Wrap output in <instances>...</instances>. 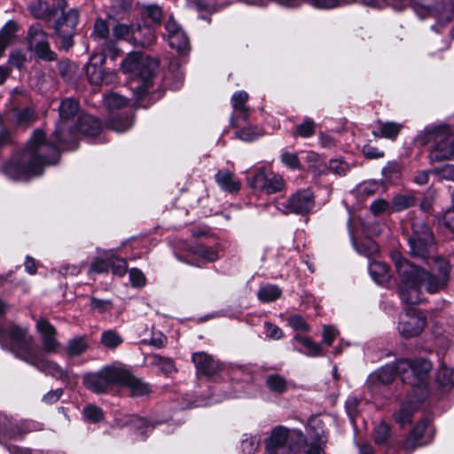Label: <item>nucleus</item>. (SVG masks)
<instances>
[{"label":"nucleus","mask_w":454,"mask_h":454,"mask_svg":"<svg viewBox=\"0 0 454 454\" xmlns=\"http://www.w3.org/2000/svg\"><path fill=\"white\" fill-rule=\"evenodd\" d=\"M395 266L400 278L399 294L403 302L414 305L422 301V288L429 294L443 290L450 278V262L440 256H434L433 262L437 274L411 264L400 254L393 256Z\"/></svg>","instance_id":"f257e3e1"},{"label":"nucleus","mask_w":454,"mask_h":454,"mask_svg":"<svg viewBox=\"0 0 454 454\" xmlns=\"http://www.w3.org/2000/svg\"><path fill=\"white\" fill-rule=\"evenodd\" d=\"M58 145L47 142L43 131L35 130L21 153L15 155L4 167V172L13 180H23L42 173L45 165L56 164L59 158Z\"/></svg>","instance_id":"f03ea898"},{"label":"nucleus","mask_w":454,"mask_h":454,"mask_svg":"<svg viewBox=\"0 0 454 454\" xmlns=\"http://www.w3.org/2000/svg\"><path fill=\"white\" fill-rule=\"evenodd\" d=\"M32 342L33 339L27 334L26 328L17 325H11L7 330L0 328V344L4 348L16 353L19 357L40 372L65 380L68 377L67 372L49 360L44 354L33 349Z\"/></svg>","instance_id":"7ed1b4c3"},{"label":"nucleus","mask_w":454,"mask_h":454,"mask_svg":"<svg viewBox=\"0 0 454 454\" xmlns=\"http://www.w3.org/2000/svg\"><path fill=\"white\" fill-rule=\"evenodd\" d=\"M453 131L448 125H429L420 131L416 141L421 145L431 144L429 160L440 162L454 158Z\"/></svg>","instance_id":"20e7f679"},{"label":"nucleus","mask_w":454,"mask_h":454,"mask_svg":"<svg viewBox=\"0 0 454 454\" xmlns=\"http://www.w3.org/2000/svg\"><path fill=\"white\" fill-rule=\"evenodd\" d=\"M158 68V62L141 52H130L121 63V70L133 81L140 83L132 89L138 98L142 97L152 86V80Z\"/></svg>","instance_id":"39448f33"},{"label":"nucleus","mask_w":454,"mask_h":454,"mask_svg":"<svg viewBox=\"0 0 454 454\" xmlns=\"http://www.w3.org/2000/svg\"><path fill=\"white\" fill-rule=\"evenodd\" d=\"M125 375L124 367L112 364L102 367L96 372L85 374L83 385L94 393L102 394L114 386H121V380H125Z\"/></svg>","instance_id":"423d86ee"},{"label":"nucleus","mask_w":454,"mask_h":454,"mask_svg":"<svg viewBox=\"0 0 454 454\" xmlns=\"http://www.w3.org/2000/svg\"><path fill=\"white\" fill-rule=\"evenodd\" d=\"M411 229L412 232L408 239L411 255L421 259L428 258L435 249L431 229L422 219L414 220Z\"/></svg>","instance_id":"0eeeda50"},{"label":"nucleus","mask_w":454,"mask_h":454,"mask_svg":"<svg viewBox=\"0 0 454 454\" xmlns=\"http://www.w3.org/2000/svg\"><path fill=\"white\" fill-rule=\"evenodd\" d=\"M432 0H415L414 11L420 19L434 17L436 23L432 26V29L441 32L451 20L454 12V0H443L431 6Z\"/></svg>","instance_id":"6e6552de"},{"label":"nucleus","mask_w":454,"mask_h":454,"mask_svg":"<svg viewBox=\"0 0 454 454\" xmlns=\"http://www.w3.org/2000/svg\"><path fill=\"white\" fill-rule=\"evenodd\" d=\"M305 440L299 430H288L284 427H275L267 442L266 449L270 454H295L297 445Z\"/></svg>","instance_id":"1a4fd4ad"},{"label":"nucleus","mask_w":454,"mask_h":454,"mask_svg":"<svg viewBox=\"0 0 454 454\" xmlns=\"http://www.w3.org/2000/svg\"><path fill=\"white\" fill-rule=\"evenodd\" d=\"M399 367L402 380L417 389H420L432 368V364L425 358L401 359L399 360Z\"/></svg>","instance_id":"9d476101"},{"label":"nucleus","mask_w":454,"mask_h":454,"mask_svg":"<svg viewBox=\"0 0 454 454\" xmlns=\"http://www.w3.org/2000/svg\"><path fill=\"white\" fill-rule=\"evenodd\" d=\"M105 63V55L94 53L90 56L89 62L84 67L87 79L90 84L98 86L114 82L116 74L114 72H106L104 69Z\"/></svg>","instance_id":"9b49d317"},{"label":"nucleus","mask_w":454,"mask_h":454,"mask_svg":"<svg viewBox=\"0 0 454 454\" xmlns=\"http://www.w3.org/2000/svg\"><path fill=\"white\" fill-rule=\"evenodd\" d=\"M426 323V317L421 312L409 308L400 315L398 331L405 339L413 338L422 333Z\"/></svg>","instance_id":"f8f14e48"},{"label":"nucleus","mask_w":454,"mask_h":454,"mask_svg":"<svg viewBox=\"0 0 454 454\" xmlns=\"http://www.w3.org/2000/svg\"><path fill=\"white\" fill-rule=\"evenodd\" d=\"M29 48L36 56L43 60L51 61L56 59V53L50 49L48 35L39 23L30 26L27 33Z\"/></svg>","instance_id":"ddd939ff"},{"label":"nucleus","mask_w":454,"mask_h":454,"mask_svg":"<svg viewBox=\"0 0 454 454\" xmlns=\"http://www.w3.org/2000/svg\"><path fill=\"white\" fill-rule=\"evenodd\" d=\"M279 206L282 207L278 208L285 214L306 215L311 212L315 207L314 195L309 190L298 191Z\"/></svg>","instance_id":"4468645a"},{"label":"nucleus","mask_w":454,"mask_h":454,"mask_svg":"<svg viewBox=\"0 0 454 454\" xmlns=\"http://www.w3.org/2000/svg\"><path fill=\"white\" fill-rule=\"evenodd\" d=\"M220 258V248L218 246L207 247L203 244H196L190 248L188 257L184 262L201 267L206 263L214 262Z\"/></svg>","instance_id":"2eb2a0df"},{"label":"nucleus","mask_w":454,"mask_h":454,"mask_svg":"<svg viewBox=\"0 0 454 454\" xmlns=\"http://www.w3.org/2000/svg\"><path fill=\"white\" fill-rule=\"evenodd\" d=\"M67 6L65 0H52L50 6L48 3L43 0H29L28 10L35 19L50 20L63 12Z\"/></svg>","instance_id":"dca6fc26"},{"label":"nucleus","mask_w":454,"mask_h":454,"mask_svg":"<svg viewBox=\"0 0 454 454\" xmlns=\"http://www.w3.org/2000/svg\"><path fill=\"white\" fill-rule=\"evenodd\" d=\"M63 16L55 24L56 33L63 39V43L69 46L72 44V37L79 20L77 9H70L67 13L60 12Z\"/></svg>","instance_id":"f3484780"},{"label":"nucleus","mask_w":454,"mask_h":454,"mask_svg":"<svg viewBox=\"0 0 454 454\" xmlns=\"http://www.w3.org/2000/svg\"><path fill=\"white\" fill-rule=\"evenodd\" d=\"M192 361L198 375L211 377L223 370V365L210 354L199 351L192 356Z\"/></svg>","instance_id":"a211bd4d"},{"label":"nucleus","mask_w":454,"mask_h":454,"mask_svg":"<svg viewBox=\"0 0 454 454\" xmlns=\"http://www.w3.org/2000/svg\"><path fill=\"white\" fill-rule=\"evenodd\" d=\"M168 44L177 52L184 54L190 50L189 39L182 27L169 18L165 24Z\"/></svg>","instance_id":"6ab92c4d"},{"label":"nucleus","mask_w":454,"mask_h":454,"mask_svg":"<svg viewBox=\"0 0 454 454\" xmlns=\"http://www.w3.org/2000/svg\"><path fill=\"white\" fill-rule=\"evenodd\" d=\"M79 110V104L76 100L73 98H66L62 100L59 106V118L60 121L57 125V128L54 131V137L59 143H67V138L65 136L64 132L66 131V122L74 116Z\"/></svg>","instance_id":"aec40b11"},{"label":"nucleus","mask_w":454,"mask_h":454,"mask_svg":"<svg viewBox=\"0 0 454 454\" xmlns=\"http://www.w3.org/2000/svg\"><path fill=\"white\" fill-rule=\"evenodd\" d=\"M22 426V429L14 428L12 420L0 413V442L4 438H15L24 433L43 429V425L35 421H25Z\"/></svg>","instance_id":"412c9836"},{"label":"nucleus","mask_w":454,"mask_h":454,"mask_svg":"<svg viewBox=\"0 0 454 454\" xmlns=\"http://www.w3.org/2000/svg\"><path fill=\"white\" fill-rule=\"evenodd\" d=\"M249 184L267 194H273L280 192L284 185L282 177L274 176L271 178L267 177L263 171H257L253 178L249 181Z\"/></svg>","instance_id":"4be33fe9"},{"label":"nucleus","mask_w":454,"mask_h":454,"mask_svg":"<svg viewBox=\"0 0 454 454\" xmlns=\"http://www.w3.org/2000/svg\"><path fill=\"white\" fill-rule=\"evenodd\" d=\"M36 329L42 337V343L46 353H57L60 344L56 339V329L45 319L36 323Z\"/></svg>","instance_id":"5701e85b"},{"label":"nucleus","mask_w":454,"mask_h":454,"mask_svg":"<svg viewBox=\"0 0 454 454\" xmlns=\"http://www.w3.org/2000/svg\"><path fill=\"white\" fill-rule=\"evenodd\" d=\"M217 185L225 192L237 194L241 189V182L234 172L229 169H220L215 175Z\"/></svg>","instance_id":"b1692460"},{"label":"nucleus","mask_w":454,"mask_h":454,"mask_svg":"<svg viewBox=\"0 0 454 454\" xmlns=\"http://www.w3.org/2000/svg\"><path fill=\"white\" fill-rule=\"evenodd\" d=\"M396 374L400 375L399 360L381 367L371 375L370 380L373 381L376 387L380 384L387 385L395 380Z\"/></svg>","instance_id":"393cba45"},{"label":"nucleus","mask_w":454,"mask_h":454,"mask_svg":"<svg viewBox=\"0 0 454 454\" xmlns=\"http://www.w3.org/2000/svg\"><path fill=\"white\" fill-rule=\"evenodd\" d=\"M294 343H298L300 347H295V349L311 357L323 356L324 351L321 345L315 342L311 338L296 334L293 339Z\"/></svg>","instance_id":"a878e982"},{"label":"nucleus","mask_w":454,"mask_h":454,"mask_svg":"<svg viewBox=\"0 0 454 454\" xmlns=\"http://www.w3.org/2000/svg\"><path fill=\"white\" fill-rule=\"evenodd\" d=\"M125 380H121V386L128 387L133 396H144L150 394L151 388L147 383L134 377L127 369H125Z\"/></svg>","instance_id":"bb28decb"},{"label":"nucleus","mask_w":454,"mask_h":454,"mask_svg":"<svg viewBox=\"0 0 454 454\" xmlns=\"http://www.w3.org/2000/svg\"><path fill=\"white\" fill-rule=\"evenodd\" d=\"M432 436V428L430 421L428 419H423L416 425L411 434V439L412 441L414 448L416 445L425 444L428 439Z\"/></svg>","instance_id":"cd10ccee"},{"label":"nucleus","mask_w":454,"mask_h":454,"mask_svg":"<svg viewBox=\"0 0 454 454\" xmlns=\"http://www.w3.org/2000/svg\"><path fill=\"white\" fill-rule=\"evenodd\" d=\"M77 129L86 136H97L100 131V123L92 115L84 114L79 118Z\"/></svg>","instance_id":"c85d7f7f"},{"label":"nucleus","mask_w":454,"mask_h":454,"mask_svg":"<svg viewBox=\"0 0 454 454\" xmlns=\"http://www.w3.org/2000/svg\"><path fill=\"white\" fill-rule=\"evenodd\" d=\"M454 371L442 364L436 372L435 382L442 391H450L454 387Z\"/></svg>","instance_id":"c756f323"},{"label":"nucleus","mask_w":454,"mask_h":454,"mask_svg":"<svg viewBox=\"0 0 454 454\" xmlns=\"http://www.w3.org/2000/svg\"><path fill=\"white\" fill-rule=\"evenodd\" d=\"M369 271L372 279L379 284H384L390 278L388 266L384 262L378 261L371 262Z\"/></svg>","instance_id":"7c9ffc66"},{"label":"nucleus","mask_w":454,"mask_h":454,"mask_svg":"<svg viewBox=\"0 0 454 454\" xmlns=\"http://www.w3.org/2000/svg\"><path fill=\"white\" fill-rule=\"evenodd\" d=\"M380 129L379 132L376 133L373 131V135L375 137H380L390 140H395L398 135L400 134L403 124L394 121H379Z\"/></svg>","instance_id":"2f4dec72"},{"label":"nucleus","mask_w":454,"mask_h":454,"mask_svg":"<svg viewBox=\"0 0 454 454\" xmlns=\"http://www.w3.org/2000/svg\"><path fill=\"white\" fill-rule=\"evenodd\" d=\"M301 160L307 164V169L314 175H320L325 171V165L320 156L312 151L303 153Z\"/></svg>","instance_id":"473e14b6"},{"label":"nucleus","mask_w":454,"mask_h":454,"mask_svg":"<svg viewBox=\"0 0 454 454\" xmlns=\"http://www.w3.org/2000/svg\"><path fill=\"white\" fill-rule=\"evenodd\" d=\"M9 117L20 126H27L36 119L35 111L30 107L22 110L14 109L9 114Z\"/></svg>","instance_id":"72a5a7b5"},{"label":"nucleus","mask_w":454,"mask_h":454,"mask_svg":"<svg viewBox=\"0 0 454 454\" xmlns=\"http://www.w3.org/2000/svg\"><path fill=\"white\" fill-rule=\"evenodd\" d=\"M248 100V94L240 90L233 94L231 98V106L233 109L239 112L244 120H247L249 115V108L247 106Z\"/></svg>","instance_id":"f704fd0d"},{"label":"nucleus","mask_w":454,"mask_h":454,"mask_svg":"<svg viewBox=\"0 0 454 454\" xmlns=\"http://www.w3.org/2000/svg\"><path fill=\"white\" fill-rule=\"evenodd\" d=\"M281 290L275 285H265L257 292L258 299L262 302H271L281 296Z\"/></svg>","instance_id":"c9c22d12"},{"label":"nucleus","mask_w":454,"mask_h":454,"mask_svg":"<svg viewBox=\"0 0 454 454\" xmlns=\"http://www.w3.org/2000/svg\"><path fill=\"white\" fill-rule=\"evenodd\" d=\"M88 348V341L85 336H78L72 338L68 340L67 346V352L69 356H80Z\"/></svg>","instance_id":"e433bc0d"},{"label":"nucleus","mask_w":454,"mask_h":454,"mask_svg":"<svg viewBox=\"0 0 454 454\" xmlns=\"http://www.w3.org/2000/svg\"><path fill=\"white\" fill-rule=\"evenodd\" d=\"M311 437L314 442L309 445L306 454H325V446L327 442V435L325 432H315Z\"/></svg>","instance_id":"4c0bfd02"},{"label":"nucleus","mask_w":454,"mask_h":454,"mask_svg":"<svg viewBox=\"0 0 454 454\" xmlns=\"http://www.w3.org/2000/svg\"><path fill=\"white\" fill-rule=\"evenodd\" d=\"M100 341L106 348L114 349L123 342V339L116 331L106 330L102 333Z\"/></svg>","instance_id":"58836bf2"},{"label":"nucleus","mask_w":454,"mask_h":454,"mask_svg":"<svg viewBox=\"0 0 454 454\" xmlns=\"http://www.w3.org/2000/svg\"><path fill=\"white\" fill-rule=\"evenodd\" d=\"M109 261V270H112L114 275L122 277L126 274L128 264L125 259L115 256L113 253L107 254Z\"/></svg>","instance_id":"ea45409f"},{"label":"nucleus","mask_w":454,"mask_h":454,"mask_svg":"<svg viewBox=\"0 0 454 454\" xmlns=\"http://www.w3.org/2000/svg\"><path fill=\"white\" fill-rule=\"evenodd\" d=\"M415 198L411 194H399L393 198L391 203L392 211H402L415 205Z\"/></svg>","instance_id":"a19ab883"},{"label":"nucleus","mask_w":454,"mask_h":454,"mask_svg":"<svg viewBox=\"0 0 454 454\" xmlns=\"http://www.w3.org/2000/svg\"><path fill=\"white\" fill-rule=\"evenodd\" d=\"M409 407H407L406 404L402 405L398 412L395 415L396 422L402 427L411 422L412 412L419 408L417 403L411 405V400L409 401Z\"/></svg>","instance_id":"79ce46f5"},{"label":"nucleus","mask_w":454,"mask_h":454,"mask_svg":"<svg viewBox=\"0 0 454 454\" xmlns=\"http://www.w3.org/2000/svg\"><path fill=\"white\" fill-rule=\"evenodd\" d=\"M192 8L199 12H213L224 5L220 0H195L192 2Z\"/></svg>","instance_id":"37998d69"},{"label":"nucleus","mask_w":454,"mask_h":454,"mask_svg":"<svg viewBox=\"0 0 454 454\" xmlns=\"http://www.w3.org/2000/svg\"><path fill=\"white\" fill-rule=\"evenodd\" d=\"M356 248L359 254L366 257H371L379 252V247L377 243L371 239H364L361 242L356 244Z\"/></svg>","instance_id":"c03bdc74"},{"label":"nucleus","mask_w":454,"mask_h":454,"mask_svg":"<svg viewBox=\"0 0 454 454\" xmlns=\"http://www.w3.org/2000/svg\"><path fill=\"white\" fill-rule=\"evenodd\" d=\"M268 388L275 393H284L286 390V381L278 374L270 375L266 380Z\"/></svg>","instance_id":"a18cd8bd"},{"label":"nucleus","mask_w":454,"mask_h":454,"mask_svg":"<svg viewBox=\"0 0 454 454\" xmlns=\"http://www.w3.org/2000/svg\"><path fill=\"white\" fill-rule=\"evenodd\" d=\"M402 174V165L398 161H389L387 164L382 168L383 176L389 180L395 181L401 177Z\"/></svg>","instance_id":"49530a36"},{"label":"nucleus","mask_w":454,"mask_h":454,"mask_svg":"<svg viewBox=\"0 0 454 454\" xmlns=\"http://www.w3.org/2000/svg\"><path fill=\"white\" fill-rule=\"evenodd\" d=\"M153 364L165 374H170L176 371L174 362L170 358L154 356Z\"/></svg>","instance_id":"de8ad7c7"},{"label":"nucleus","mask_w":454,"mask_h":454,"mask_svg":"<svg viewBox=\"0 0 454 454\" xmlns=\"http://www.w3.org/2000/svg\"><path fill=\"white\" fill-rule=\"evenodd\" d=\"M390 436L389 426L385 422H380L374 427V441L377 444H385Z\"/></svg>","instance_id":"09e8293b"},{"label":"nucleus","mask_w":454,"mask_h":454,"mask_svg":"<svg viewBox=\"0 0 454 454\" xmlns=\"http://www.w3.org/2000/svg\"><path fill=\"white\" fill-rule=\"evenodd\" d=\"M132 124V119L129 117L112 118L108 123L110 129L117 132L127 131L131 128Z\"/></svg>","instance_id":"8fccbe9b"},{"label":"nucleus","mask_w":454,"mask_h":454,"mask_svg":"<svg viewBox=\"0 0 454 454\" xmlns=\"http://www.w3.org/2000/svg\"><path fill=\"white\" fill-rule=\"evenodd\" d=\"M142 15L152 22L157 23L161 19V8L155 4L145 5L142 7Z\"/></svg>","instance_id":"3c124183"},{"label":"nucleus","mask_w":454,"mask_h":454,"mask_svg":"<svg viewBox=\"0 0 454 454\" xmlns=\"http://www.w3.org/2000/svg\"><path fill=\"white\" fill-rule=\"evenodd\" d=\"M104 103L108 109L114 110L124 106L127 99L117 93H111L105 97Z\"/></svg>","instance_id":"603ef678"},{"label":"nucleus","mask_w":454,"mask_h":454,"mask_svg":"<svg viewBox=\"0 0 454 454\" xmlns=\"http://www.w3.org/2000/svg\"><path fill=\"white\" fill-rule=\"evenodd\" d=\"M236 136L243 141H253L262 136L261 129L256 127H245L236 131Z\"/></svg>","instance_id":"864d4df0"},{"label":"nucleus","mask_w":454,"mask_h":454,"mask_svg":"<svg viewBox=\"0 0 454 454\" xmlns=\"http://www.w3.org/2000/svg\"><path fill=\"white\" fill-rule=\"evenodd\" d=\"M126 423H130L133 427L140 430L141 434H145L153 428V426L148 423L145 419L137 416H129Z\"/></svg>","instance_id":"5fc2aeb1"},{"label":"nucleus","mask_w":454,"mask_h":454,"mask_svg":"<svg viewBox=\"0 0 454 454\" xmlns=\"http://www.w3.org/2000/svg\"><path fill=\"white\" fill-rule=\"evenodd\" d=\"M315 134V122L311 119H305L297 126L296 135L301 137H310Z\"/></svg>","instance_id":"6e6d98bb"},{"label":"nucleus","mask_w":454,"mask_h":454,"mask_svg":"<svg viewBox=\"0 0 454 454\" xmlns=\"http://www.w3.org/2000/svg\"><path fill=\"white\" fill-rule=\"evenodd\" d=\"M281 161L292 169H302L305 167L301 164V160L295 153L286 152L281 155Z\"/></svg>","instance_id":"4d7b16f0"},{"label":"nucleus","mask_w":454,"mask_h":454,"mask_svg":"<svg viewBox=\"0 0 454 454\" xmlns=\"http://www.w3.org/2000/svg\"><path fill=\"white\" fill-rule=\"evenodd\" d=\"M108 35H109V27H108V25L106 24V22L102 19L97 20L94 24V30H93L91 36L94 37L95 39H98V40L105 39V41H106Z\"/></svg>","instance_id":"13d9d810"},{"label":"nucleus","mask_w":454,"mask_h":454,"mask_svg":"<svg viewBox=\"0 0 454 454\" xmlns=\"http://www.w3.org/2000/svg\"><path fill=\"white\" fill-rule=\"evenodd\" d=\"M83 415L87 420L93 423L99 422L104 418L103 411L95 405L86 406L83 409Z\"/></svg>","instance_id":"bf43d9fd"},{"label":"nucleus","mask_w":454,"mask_h":454,"mask_svg":"<svg viewBox=\"0 0 454 454\" xmlns=\"http://www.w3.org/2000/svg\"><path fill=\"white\" fill-rule=\"evenodd\" d=\"M287 324L294 331H301V332H309V325L304 320V318L299 315L290 316L287 318Z\"/></svg>","instance_id":"052dcab7"},{"label":"nucleus","mask_w":454,"mask_h":454,"mask_svg":"<svg viewBox=\"0 0 454 454\" xmlns=\"http://www.w3.org/2000/svg\"><path fill=\"white\" fill-rule=\"evenodd\" d=\"M134 34V27L128 24L119 23L113 28V35L116 39H128Z\"/></svg>","instance_id":"680f3d73"},{"label":"nucleus","mask_w":454,"mask_h":454,"mask_svg":"<svg viewBox=\"0 0 454 454\" xmlns=\"http://www.w3.org/2000/svg\"><path fill=\"white\" fill-rule=\"evenodd\" d=\"M339 331L333 325H325L323 329V342L327 346H332L337 336Z\"/></svg>","instance_id":"e2e57ef3"},{"label":"nucleus","mask_w":454,"mask_h":454,"mask_svg":"<svg viewBox=\"0 0 454 454\" xmlns=\"http://www.w3.org/2000/svg\"><path fill=\"white\" fill-rule=\"evenodd\" d=\"M102 50L106 57L108 56L111 59L115 60L116 58L120 55L121 51L117 48L115 43L110 40H106L102 46Z\"/></svg>","instance_id":"0e129e2a"},{"label":"nucleus","mask_w":454,"mask_h":454,"mask_svg":"<svg viewBox=\"0 0 454 454\" xmlns=\"http://www.w3.org/2000/svg\"><path fill=\"white\" fill-rule=\"evenodd\" d=\"M109 271V261L107 259V254L105 258H98L95 260L90 268V272L95 273H103Z\"/></svg>","instance_id":"69168bd1"},{"label":"nucleus","mask_w":454,"mask_h":454,"mask_svg":"<svg viewBox=\"0 0 454 454\" xmlns=\"http://www.w3.org/2000/svg\"><path fill=\"white\" fill-rule=\"evenodd\" d=\"M266 337L272 340H279L284 336L282 330L276 325L266 322L264 324Z\"/></svg>","instance_id":"338daca9"},{"label":"nucleus","mask_w":454,"mask_h":454,"mask_svg":"<svg viewBox=\"0 0 454 454\" xmlns=\"http://www.w3.org/2000/svg\"><path fill=\"white\" fill-rule=\"evenodd\" d=\"M453 206L449 208L442 216L443 224L451 232H454V190L452 194Z\"/></svg>","instance_id":"774afa93"}]
</instances>
